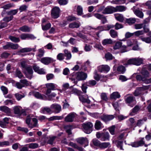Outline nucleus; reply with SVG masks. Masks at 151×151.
<instances>
[{
	"label": "nucleus",
	"mask_w": 151,
	"mask_h": 151,
	"mask_svg": "<svg viewBox=\"0 0 151 151\" xmlns=\"http://www.w3.org/2000/svg\"><path fill=\"white\" fill-rule=\"evenodd\" d=\"M10 55V54L6 52H4L1 55V57L2 58H6Z\"/></svg>",
	"instance_id": "obj_63"
},
{
	"label": "nucleus",
	"mask_w": 151,
	"mask_h": 151,
	"mask_svg": "<svg viewBox=\"0 0 151 151\" xmlns=\"http://www.w3.org/2000/svg\"><path fill=\"white\" fill-rule=\"evenodd\" d=\"M94 16L97 18L101 19L103 24H104L107 21L106 17L103 15L99 13H95L94 14Z\"/></svg>",
	"instance_id": "obj_12"
},
{
	"label": "nucleus",
	"mask_w": 151,
	"mask_h": 151,
	"mask_svg": "<svg viewBox=\"0 0 151 151\" xmlns=\"http://www.w3.org/2000/svg\"><path fill=\"white\" fill-rule=\"evenodd\" d=\"M20 37L21 39L24 40L27 39H34L36 38L33 35L27 33H23L20 35Z\"/></svg>",
	"instance_id": "obj_8"
},
{
	"label": "nucleus",
	"mask_w": 151,
	"mask_h": 151,
	"mask_svg": "<svg viewBox=\"0 0 151 151\" xmlns=\"http://www.w3.org/2000/svg\"><path fill=\"white\" fill-rule=\"evenodd\" d=\"M40 61L42 63L45 65H48L53 61V59L49 57L43 58L41 59Z\"/></svg>",
	"instance_id": "obj_15"
},
{
	"label": "nucleus",
	"mask_w": 151,
	"mask_h": 151,
	"mask_svg": "<svg viewBox=\"0 0 151 151\" xmlns=\"http://www.w3.org/2000/svg\"><path fill=\"white\" fill-rule=\"evenodd\" d=\"M24 72H33L32 67L30 65H29L24 69Z\"/></svg>",
	"instance_id": "obj_52"
},
{
	"label": "nucleus",
	"mask_w": 151,
	"mask_h": 151,
	"mask_svg": "<svg viewBox=\"0 0 151 151\" xmlns=\"http://www.w3.org/2000/svg\"><path fill=\"white\" fill-rule=\"evenodd\" d=\"M115 128V127L114 125H113L108 128L111 134L114 135V134Z\"/></svg>",
	"instance_id": "obj_55"
},
{
	"label": "nucleus",
	"mask_w": 151,
	"mask_h": 151,
	"mask_svg": "<svg viewBox=\"0 0 151 151\" xmlns=\"http://www.w3.org/2000/svg\"><path fill=\"white\" fill-rule=\"evenodd\" d=\"M115 12H122L125 11L127 9V7L124 6L120 5L114 7Z\"/></svg>",
	"instance_id": "obj_18"
},
{
	"label": "nucleus",
	"mask_w": 151,
	"mask_h": 151,
	"mask_svg": "<svg viewBox=\"0 0 151 151\" xmlns=\"http://www.w3.org/2000/svg\"><path fill=\"white\" fill-rule=\"evenodd\" d=\"M15 96L17 99L18 100H20L21 99L24 97L25 95L24 94H21L19 93H16L15 94Z\"/></svg>",
	"instance_id": "obj_50"
},
{
	"label": "nucleus",
	"mask_w": 151,
	"mask_h": 151,
	"mask_svg": "<svg viewBox=\"0 0 151 151\" xmlns=\"http://www.w3.org/2000/svg\"><path fill=\"white\" fill-rule=\"evenodd\" d=\"M9 39L12 42H18L20 41V39L18 37H16L14 36H10Z\"/></svg>",
	"instance_id": "obj_42"
},
{
	"label": "nucleus",
	"mask_w": 151,
	"mask_h": 151,
	"mask_svg": "<svg viewBox=\"0 0 151 151\" xmlns=\"http://www.w3.org/2000/svg\"><path fill=\"white\" fill-rule=\"evenodd\" d=\"M56 137L54 136L51 137H50V139L48 140L47 143L50 145H52L53 143V142L55 139Z\"/></svg>",
	"instance_id": "obj_59"
},
{
	"label": "nucleus",
	"mask_w": 151,
	"mask_h": 151,
	"mask_svg": "<svg viewBox=\"0 0 151 151\" xmlns=\"http://www.w3.org/2000/svg\"><path fill=\"white\" fill-rule=\"evenodd\" d=\"M42 29L43 30H46L48 29L51 27V24L50 23H48L44 25V24H42Z\"/></svg>",
	"instance_id": "obj_46"
},
{
	"label": "nucleus",
	"mask_w": 151,
	"mask_h": 151,
	"mask_svg": "<svg viewBox=\"0 0 151 151\" xmlns=\"http://www.w3.org/2000/svg\"><path fill=\"white\" fill-rule=\"evenodd\" d=\"M94 127L96 129L99 130L101 128H102L103 126L101 122L99 120H97L96 121Z\"/></svg>",
	"instance_id": "obj_19"
},
{
	"label": "nucleus",
	"mask_w": 151,
	"mask_h": 151,
	"mask_svg": "<svg viewBox=\"0 0 151 151\" xmlns=\"http://www.w3.org/2000/svg\"><path fill=\"white\" fill-rule=\"evenodd\" d=\"M126 70L125 67L122 65L119 66L117 68V71L121 73H124Z\"/></svg>",
	"instance_id": "obj_41"
},
{
	"label": "nucleus",
	"mask_w": 151,
	"mask_h": 151,
	"mask_svg": "<svg viewBox=\"0 0 151 151\" xmlns=\"http://www.w3.org/2000/svg\"><path fill=\"white\" fill-rule=\"evenodd\" d=\"M140 39L142 41L146 43H150L151 42V37H144L142 36L139 37Z\"/></svg>",
	"instance_id": "obj_29"
},
{
	"label": "nucleus",
	"mask_w": 151,
	"mask_h": 151,
	"mask_svg": "<svg viewBox=\"0 0 151 151\" xmlns=\"http://www.w3.org/2000/svg\"><path fill=\"white\" fill-rule=\"evenodd\" d=\"M13 18V17H12V16L10 17H6L3 19V20L7 23V22L12 20Z\"/></svg>",
	"instance_id": "obj_58"
},
{
	"label": "nucleus",
	"mask_w": 151,
	"mask_h": 151,
	"mask_svg": "<svg viewBox=\"0 0 151 151\" xmlns=\"http://www.w3.org/2000/svg\"><path fill=\"white\" fill-rule=\"evenodd\" d=\"M60 9L59 7H55L52 10L51 15L52 17L56 19L59 17V16Z\"/></svg>",
	"instance_id": "obj_9"
},
{
	"label": "nucleus",
	"mask_w": 151,
	"mask_h": 151,
	"mask_svg": "<svg viewBox=\"0 0 151 151\" xmlns=\"http://www.w3.org/2000/svg\"><path fill=\"white\" fill-rule=\"evenodd\" d=\"M77 142L81 144H84V147H86L88 145V140L86 138L81 137L77 139Z\"/></svg>",
	"instance_id": "obj_13"
},
{
	"label": "nucleus",
	"mask_w": 151,
	"mask_h": 151,
	"mask_svg": "<svg viewBox=\"0 0 151 151\" xmlns=\"http://www.w3.org/2000/svg\"><path fill=\"white\" fill-rule=\"evenodd\" d=\"M115 143L116 145L117 146L120 148L121 150H123L122 147V144L123 143V141H119V140H116L115 142Z\"/></svg>",
	"instance_id": "obj_39"
},
{
	"label": "nucleus",
	"mask_w": 151,
	"mask_h": 151,
	"mask_svg": "<svg viewBox=\"0 0 151 151\" xmlns=\"http://www.w3.org/2000/svg\"><path fill=\"white\" fill-rule=\"evenodd\" d=\"M27 7V6L26 5H23L21 6L19 9L20 11V12H21L26 10Z\"/></svg>",
	"instance_id": "obj_61"
},
{
	"label": "nucleus",
	"mask_w": 151,
	"mask_h": 151,
	"mask_svg": "<svg viewBox=\"0 0 151 151\" xmlns=\"http://www.w3.org/2000/svg\"><path fill=\"white\" fill-rule=\"evenodd\" d=\"M114 7L109 6L105 8L102 12V13L104 14H111L115 12Z\"/></svg>",
	"instance_id": "obj_7"
},
{
	"label": "nucleus",
	"mask_w": 151,
	"mask_h": 151,
	"mask_svg": "<svg viewBox=\"0 0 151 151\" xmlns=\"http://www.w3.org/2000/svg\"><path fill=\"white\" fill-rule=\"evenodd\" d=\"M83 131L86 133L89 134L92 131L93 124L91 122H88L82 124Z\"/></svg>",
	"instance_id": "obj_2"
},
{
	"label": "nucleus",
	"mask_w": 151,
	"mask_h": 151,
	"mask_svg": "<svg viewBox=\"0 0 151 151\" xmlns=\"http://www.w3.org/2000/svg\"><path fill=\"white\" fill-rule=\"evenodd\" d=\"M19 30L23 32H29L30 30V29L28 27L24 25L20 27Z\"/></svg>",
	"instance_id": "obj_31"
},
{
	"label": "nucleus",
	"mask_w": 151,
	"mask_h": 151,
	"mask_svg": "<svg viewBox=\"0 0 151 151\" xmlns=\"http://www.w3.org/2000/svg\"><path fill=\"white\" fill-rule=\"evenodd\" d=\"M126 22L129 25H132L134 24L136 22V19L134 18H129L126 19Z\"/></svg>",
	"instance_id": "obj_36"
},
{
	"label": "nucleus",
	"mask_w": 151,
	"mask_h": 151,
	"mask_svg": "<svg viewBox=\"0 0 151 151\" xmlns=\"http://www.w3.org/2000/svg\"><path fill=\"white\" fill-rule=\"evenodd\" d=\"M38 53L37 55V56L40 58L42 57L44 54V50L42 49H40L38 50Z\"/></svg>",
	"instance_id": "obj_53"
},
{
	"label": "nucleus",
	"mask_w": 151,
	"mask_h": 151,
	"mask_svg": "<svg viewBox=\"0 0 151 151\" xmlns=\"http://www.w3.org/2000/svg\"><path fill=\"white\" fill-rule=\"evenodd\" d=\"M116 19L121 22H123L124 20V18L122 14H118L115 15Z\"/></svg>",
	"instance_id": "obj_35"
},
{
	"label": "nucleus",
	"mask_w": 151,
	"mask_h": 151,
	"mask_svg": "<svg viewBox=\"0 0 151 151\" xmlns=\"http://www.w3.org/2000/svg\"><path fill=\"white\" fill-rule=\"evenodd\" d=\"M134 65L137 66H139L143 63V60L140 58H134Z\"/></svg>",
	"instance_id": "obj_24"
},
{
	"label": "nucleus",
	"mask_w": 151,
	"mask_h": 151,
	"mask_svg": "<svg viewBox=\"0 0 151 151\" xmlns=\"http://www.w3.org/2000/svg\"><path fill=\"white\" fill-rule=\"evenodd\" d=\"M77 11L78 15H81L82 14L83 8L81 6H78Z\"/></svg>",
	"instance_id": "obj_51"
},
{
	"label": "nucleus",
	"mask_w": 151,
	"mask_h": 151,
	"mask_svg": "<svg viewBox=\"0 0 151 151\" xmlns=\"http://www.w3.org/2000/svg\"><path fill=\"white\" fill-rule=\"evenodd\" d=\"M46 86L47 88L46 95H48L51 93V90H55L56 85L53 83H48L46 84Z\"/></svg>",
	"instance_id": "obj_5"
},
{
	"label": "nucleus",
	"mask_w": 151,
	"mask_h": 151,
	"mask_svg": "<svg viewBox=\"0 0 151 151\" xmlns=\"http://www.w3.org/2000/svg\"><path fill=\"white\" fill-rule=\"evenodd\" d=\"M125 97H126L125 101L127 104H130L135 101V98L133 96H130L129 94L127 95Z\"/></svg>",
	"instance_id": "obj_16"
},
{
	"label": "nucleus",
	"mask_w": 151,
	"mask_h": 151,
	"mask_svg": "<svg viewBox=\"0 0 151 151\" xmlns=\"http://www.w3.org/2000/svg\"><path fill=\"white\" fill-rule=\"evenodd\" d=\"M92 142L93 145L99 147L101 142L98 140L96 139H94L92 140Z\"/></svg>",
	"instance_id": "obj_44"
},
{
	"label": "nucleus",
	"mask_w": 151,
	"mask_h": 151,
	"mask_svg": "<svg viewBox=\"0 0 151 151\" xmlns=\"http://www.w3.org/2000/svg\"><path fill=\"white\" fill-rule=\"evenodd\" d=\"M87 77V74L83 72H78L75 74L76 79L78 81L85 80Z\"/></svg>",
	"instance_id": "obj_3"
},
{
	"label": "nucleus",
	"mask_w": 151,
	"mask_h": 151,
	"mask_svg": "<svg viewBox=\"0 0 151 151\" xmlns=\"http://www.w3.org/2000/svg\"><path fill=\"white\" fill-rule=\"evenodd\" d=\"M64 55L66 57V60H70L72 57V55L70 52L68 50L65 49L64 50Z\"/></svg>",
	"instance_id": "obj_26"
},
{
	"label": "nucleus",
	"mask_w": 151,
	"mask_h": 151,
	"mask_svg": "<svg viewBox=\"0 0 151 151\" xmlns=\"http://www.w3.org/2000/svg\"><path fill=\"white\" fill-rule=\"evenodd\" d=\"M133 12L134 14L138 17L141 18L143 17V14L142 12L139 10V9H137L135 10H133Z\"/></svg>",
	"instance_id": "obj_25"
},
{
	"label": "nucleus",
	"mask_w": 151,
	"mask_h": 151,
	"mask_svg": "<svg viewBox=\"0 0 151 151\" xmlns=\"http://www.w3.org/2000/svg\"><path fill=\"white\" fill-rule=\"evenodd\" d=\"M57 58L60 61H62L64 59V54L62 53L58 54L57 56Z\"/></svg>",
	"instance_id": "obj_56"
},
{
	"label": "nucleus",
	"mask_w": 151,
	"mask_h": 151,
	"mask_svg": "<svg viewBox=\"0 0 151 151\" xmlns=\"http://www.w3.org/2000/svg\"><path fill=\"white\" fill-rule=\"evenodd\" d=\"M50 108L54 110L56 113H59L61 110V106L59 104H53L50 106Z\"/></svg>",
	"instance_id": "obj_14"
},
{
	"label": "nucleus",
	"mask_w": 151,
	"mask_h": 151,
	"mask_svg": "<svg viewBox=\"0 0 151 151\" xmlns=\"http://www.w3.org/2000/svg\"><path fill=\"white\" fill-rule=\"evenodd\" d=\"M15 6L14 4L13 3H10L4 5L1 7L4 10H9L10 8L14 7Z\"/></svg>",
	"instance_id": "obj_23"
},
{
	"label": "nucleus",
	"mask_w": 151,
	"mask_h": 151,
	"mask_svg": "<svg viewBox=\"0 0 151 151\" xmlns=\"http://www.w3.org/2000/svg\"><path fill=\"white\" fill-rule=\"evenodd\" d=\"M142 76L140 75H137L136 76V78L137 81H142L146 83H151V78L147 79L149 77L150 74L148 71L144 69H142L141 72Z\"/></svg>",
	"instance_id": "obj_1"
},
{
	"label": "nucleus",
	"mask_w": 151,
	"mask_h": 151,
	"mask_svg": "<svg viewBox=\"0 0 151 151\" xmlns=\"http://www.w3.org/2000/svg\"><path fill=\"white\" fill-rule=\"evenodd\" d=\"M101 99L104 101H106L108 99L106 93H102L101 94Z\"/></svg>",
	"instance_id": "obj_57"
},
{
	"label": "nucleus",
	"mask_w": 151,
	"mask_h": 151,
	"mask_svg": "<svg viewBox=\"0 0 151 151\" xmlns=\"http://www.w3.org/2000/svg\"><path fill=\"white\" fill-rule=\"evenodd\" d=\"M87 85L88 86H92L95 85L96 84V82L94 80L89 81L87 83Z\"/></svg>",
	"instance_id": "obj_48"
},
{
	"label": "nucleus",
	"mask_w": 151,
	"mask_h": 151,
	"mask_svg": "<svg viewBox=\"0 0 151 151\" xmlns=\"http://www.w3.org/2000/svg\"><path fill=\"white\" fill-rule=\"evenodd\" d=\"M113 43V41L111 39H106L103 40L102 42V44L103 45L111 44Z\"/></svg>",
	"instance_id": "obj_22"
},
{
	"label": "nucleus",
	"mask_w": 151,
	"mask_h": 151,
	"mask_svg": "<svg viewBox=\"0 0 151 151\" xmlns=\"http://www.w3.org/2000/svg\"><path fill=\"white\" fill-rule=\"evenodd\" d=\"M114 116L113 115H103L100 117L101 119L105 122L114 119Z\"/></svg>",
	"instance_id": "obj_11"
},
{
	"label": "nucleus",
	"mask_w": 151,
	"mask_h": 151,
	"mask_svg": "<svg viewBox=\"0 0 151 151\" xmlns=\"http://www.w3.org/2000/svg\"><path fill=\"white\" fill-rule=\"evenodd\" d=\"M33 72H24L26 77L30 79L33 77Z\"/></svg>",
	"instance_id": "obj_54"
},
{
	"label": "nucleus",
	"mask_w": 151,
	"mask_h": 151,
	"mask_svg": "<svg viewBox=\"0 0 151 151\" xmlns=\"http://www.w3.org/2000/svg\"><path fill=\"white\" fill-rule=\"evenodd\" d=\"M120 97V96L118 92H114L112 93L110 96V97L112 99H115L116 98H119Z\"/></svg>",
	"instance_id": "obj_32"
},
{
	"label": "nucleus",
	"mask_w": 151,
	"mask_h": 151,
	"mask_svg": "<svg viewBox=\"0 0 151 151\" xmlns=\"http://www.w3.org/2000/svg\"><path fill=\"white\" fill-rule=\"evenodd\" d=\"M76 116V114L75 113H70L65 117V121L68 122H72L74 121V119Z\"/></svg>",
	"instance_id": "obj_6"
},
{
	"label": "nucleus",
	"mask_w": 151,
	"mask_h": 151,
	"mask_svg": "<svg viewBox=\"0 0 151 151\" xmlns=\"http://www.w3.org/2000/svg\"><path fill=\"white\" fill-rule=\"evenodd\" d=\"M110 34L111 37L116 38L118 36L117 32L114 29H111L110 32Z\"/></svg>",
	"instance_id": "obj_38"
},
{
	"label": "nucleus",
	"mask_w": 151,
	"mask_h": 151,
	"mask_svg": "<svg viewBox=\"0 0 151 151\" xmlns=\"http://www.w3.org/2000/svg\"><path fill=\"white\" fill-rule=\"evenodd\" d=\"M80 24L76 22H73L70 23L69 24V27L70 28H78L79 27Z\"/></svg>",
	"instance_id": "obj_33"
},
{
	"label": "nucleus",
	"mask_w": 151,
	"mask_h": 151,
	"mask_svg": "<svg viewBox=\"0 0 151 151\" xmlns=\"http://www.w3.org/2000/svg\"><path fill=\"white\" fill-rule=\"evenodd\" d=\"M16 73L17 76L20 78H21L23 77L22 72L19 69H16Z\"/></svg>",
	"instance_id": "obj_49"
},
{
	"label": "nucleus",
	"mask_w": 151,
	"mask_h": 151,
	"mask_svg": "<svg viewBox=\"0 0 151 151\" xmlns=\"http://www.w3.org/2000/svg\"><path fill=\"white\" fill-rule=\"evenodd\" d=\"M144 31L142 30H139L134 33L135 36H139L140 35H143L144 34Z\"/></svg>",
	"instance_id": "obj_60"
},
{
	"label": "nucleus",
	"mask_w": 151,
	"mask_h": 151,
	"mask_svg": "<svg viewBox=\"0 0 151 151\" xmlns=\"http://www.w3.org/2000/svg\"><path fill=\"white\" fill-rule=\"evenodd\" d=\"M148 87L147 86H144L137 88L134 93V95L135 96H137L143 94V91L147 89Z\"/></svg>",
	"instance_id": "obj_4"
},
{
	"label": "nucleus",
	"mask_w": 151,
	"mask_h": 151,
	"mask_svg": "<svg viewBox=\"0 0 151 151\" xmlns=\"http://www.w3.org/2000/svg\"><path fill=\"white\" fill-rule=\"evenodd\" d=\"M109 134L108 132L102 133V137L101 140L102 141H105L106 140H109Z\"/></svg>",
	"instance_id": "obj_21"
},
{
	"label": "nucleus",
	"mask_w": 151,
	"mask_h": 151,
	"mask_svg": "<svg viewBox=\"0 0 151 151\" xmlns=\"http://www.w3.org/2000/svg\"><path fill=\"white\" fill-rule=\"evenodd\" d=\"M18 9H15L13 10H11L8 11L7 13V15H10V16H12L14 15H16L18 12Z\"/></svg>",
	"instance_id": "obj_30"
},
{
	"label": "nucleus",
	"mask_w": 151,
	"mask_h": 151,
	"mask_svg": "<svg viewBox=\"0 0 151 151\" xmlns=\"http://www.w3.org/2000/svg\"><path fill=\"white\" fill-rule=\"evenodd\" d=\"M134 58L130 59L127 60V63L124 64V65L126 66L128 65H134Z\"/></svg>",
	"instance_id": "obj_40"
},
{
	"label": "nucleus",
	"mask_w": 151,
	"mask_h": 151,
	"mask_svg": "<svg viewBox=\"0 0 151 151\" xmlns=\"http://www.w3.org/2000/svg\"><path fill=\"white\" fill-rule=\"evenodd\" d=\"M33 95L35 96L36 98L40 99H44V97H45V96L43 95L42 96L40 93L38 92H35L34 93Z\"/></svg>",
	"instance_id": "obj_37"
},
{
	"label": "nucleus",
	"mask_w": 151,
	"mask_h": 151,
	"mask_svg": "<svg viewBox=\"0 0 151 151\" xmlns=\"http://www.w3.org/2000/svg\"><path fill=\"white\" fill-rule=\"evenodd\" d=\"M33 49L34 50L30 48H25L20 50L19 52L22 53L28 52L32 51Z\"/></svg>",
	"instance_id": "obj_45"
},
{
	"label": "nucleus",
	"mask_w": 151,
	"mask_h": 151,
	"mask_svg": "<svg viewBox=\"0 0 151 151\" xmlns=\"http://www.w3.org/2000/svg\"><path fill=\"white\" fill-rule=\"evenodd\" d=\"M110 68L107 65H102L98 68V70L100 72H108L110 70Z\"/></svg>",
	"instance_id": "obj_10"
},
{
	"label": "nucleus",
	"mask_w": 151,
	"mask_h": 151,
	"mask_svg": "<svg viewBox=\"0 0 151 151\" xmlns=\"http://www.w3.org/2000/svg\"><path fill=\"white\" fill-rule=\"evenodd\" d=\"M111 147V144L109 142H101L99 147L101 149H104Z\"/></svg>",
	"instance_id": "obj_20"
},
{
	"label": "nucleus",
	"mask_w": 151,
	"mask_h": 151,
	"mask_svg": "<svg viewBox=\"0 0 151 151\" xmlns=\"http://www.w3.org/2000/svg\"><path fill=\"white\" fill-rule=\"evenodd\" d=\"M29 148L31 149H35L39 147V145L37 143H31L28 145Z\"/></svg>",
	"instance_id": "obj_34"
},
{
	"label": "nucleus",
	"mask_w": 151,
	"mask_h": 151,
	"mask_svg": "<svg viewBox=\"0 0 151 151\" xmlns=\"http://www.w3.org/2000/svg\"><path fill=\"white\" fill-rule=\"evenodd\" d=\"M122 42H116L115 45L113 47V49L115 50H117L119 49L122 46Z\"/></svg>",
	"instance_id": "obj_43"
},
{
	"label": "nucleus",
	"mask_w": 151,
	"mask_h": 151,
	"mask_svg": "<svg viewBox=\"0 0 151 151\" xmlns=\"http://www.w3.org/2000/svg\"><path fill=\"white\" fill-rule=\"evenodd\" d=\"M0 88L1 91L3 92L4 95H5L7 94L8 90L6 87L4 86H1V87Z\"/></svg>",
	"instance_id": "obj_47"
},
{
	"label": "nucleus",
	"mask_w": 151,
	"mask_h": 151,
	"mask_svg": "<svg viewBox=\"0 0 151 151\" xmlns=\"http://www.w3.org/2000/svg\"><path fill=\"white\" fill-rule=\"evenodd\" d=\"M35 71L40 74H44L45 72L43 69H40L39 67L37 65H34L32 67Z\"/></svg>",
	"instance_id": "obj_17"
},
{
	"label": "nucleus",
	"mask_w": 151,
	"mask_h": 151,
	"mask_svg": "<svg viewBox=\"0 0 151 151\" xmlns=\"http://www.w3.org/2000/svg\"><path fill=\"white\" fill-rule=\"evenodd\" d=\"M0 110L1 111L8 114H9L10 112V109L8 107L5 106H0Z\"/></svg>",
	"instance_id": "obj_27"
},
{
	"label": "nucleus",
	"mask_w": 151,
	"mask_h": 151,
	"mask_svg": "<svg viewBox=\"0 0 151 151\" xmlns=\"http://www.w3.org/2000/svg\"><path fill=\"white\" fill-rule=\"evenodd\" d=\"M14 111L15 114H17L19 116H20L22 113L21 108L17 106L14 107Z\"/></svg>",
	"instance_id": "obj_28"
},
{
	"label": "nucleus",
	"mask_w": 151,
	"mask_h": 151,
	"mask_svg": "<svg viewBox=\"0 0 151 151\" xmlns=\"http://www.w3.org/2000/svg\"><path fill=\"white\" fill-rule=\"evenodd\" d=\"M105 58L108 60H111L113 59L112 55L109 52L106 54Z\"/></svg>",
	"instance_id": "obj_62"
},
{
	"label": "nucleus",
	"mask_w": 151,
	"mask_h": 151,
	"mask_svg": "<svg viewBox=\"0 0 151 151\" xmlns=\"http://www.w3.org/2000/svg\"><path fill=\"white\" fill-rule=\"evenodd\" d=\"M10 48L14 49H17L18 47V45L17 44H14L10 42Z\"/></svg>",
	"instance_id": "obj_64"
}]
</instances>
